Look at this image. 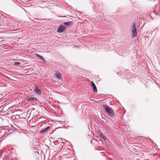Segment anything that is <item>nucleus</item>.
<instances>
[{
    "instance_id": "1",
    "label": "nucleus",
    "mask_w": 160,
    "mask_h": 160,
    "mask_svg": "<svg viewBox=\"0 0 160 160\" xmlns=\"http://www.w3.org/2000/svg\"><path fill=\"white\" fill-rule=\"evenodd\" d=\"M103 107L105 108L106 112H107L108 114L110 115L111 117L114 116V113L112 109L109 108L106 105H103Z\"/></svg>"
},
{
    "instance_id": "2",
    "label": "nucleus",
    "mask_w": 160,
    "mask_h": 160,
    "mask_svg": "<svg viewBox=\"0 0 160 160\" xmlns=\"http://www.w3.org/2000/svg\"><path fill=\"white\" fill-rule=\"evenodd\" d=\"M132 36L133 38L136 37L137 36V32L135 27V24H134L132 28Z\"/></svg>"
},
{
    "instance_id": "3",
    "label": "nucleus",
    "mask_w": 160,
    "mask_h": 160,
    "mask_svg": "<svg viewBox=\"0 0 160 160\" xmlns=\"http://www.w3.org/2000/svg\"><path fill=\"white\" fill-rule=\"evenodd\" d=\"M34 91L36 94L38 95H40L41 91L40 88L38 87H35L34 88Z\"/></svg>"
},
{
    "instance_id": "4",
    "label": "nucleus",
    "mask_w": 160,
    "mask_h": 160,
    "mask_svg": "<svg viewBox=\"0 0 160 160\" xmlns=\"http://www.w3.org/2000/svg\"><path fill=\"white\" fill-rule=\"evenodd\" d=\"M64 27L62 25L60 26L57 30V32H62L65 30Z\"/></svg>"
},
{
    "instance_id": "5",
    "label": "nucleus",
    "mask_w": 160,
    "mask_h": 160,
    "mask_svg": "<svg viewBox=\"0 0 160 160\" xmlns=\"http://www.w3.org/2000/svg\"><path fill=\"white\" fill-rule=\"evenodd\" d=\"M26 100L27 101H38L37 99L36 98L34 97H29V98L27 99Z\"/></svg>"
},
{
    "instance_id": "6",
    "label": "nucleus",
    "mask_w": 160,
    "mask_h": 160,
    "mask_svg": "<svg viewBox=\"0 0 160 160\" xmlns=\"http://www.w3.org/2000/svg\"><path fill=\"white\" fill-rule=\"evenodd\" d=\"M92 89L94 92H96L97 91V89L96 87V85H95V84L94 83V82H92Z\"/></svg>"
},
{
    "instance_id": "7",
    "label": "nucleus",
    "mask_w": 160,
    "mask_h": 160,
    "mask_svg": "<svg viewBox=\"0 0 160 160\" xmlns=\"http://www.w3.org/2000/svg\"><path fill=\"white\" fill-rule=\"evenodd\" d=\"M55 75L56 78L58 79H61V75L58 72H56L55 73Z\"/></svg>"
},
{
    "instance_id": "8",
    "label": "nucleus",
    "mask_w": 160,
    "mask_h": 160,
    "mask_svg": "<svg viewBox=\"0 0 160 160\" xmlns=\"http://www.w3.org/2000/svg\"><path fill=\"white\" fill-rule=\"evenodd\" d=\"M50 128V127L48 126L47 128H44L42 130H41L40 132L41 133H43L45 132H46L48 131V129Z\"/></svg>"
},
{
    "instance_id": "9",
    "label": "nucleus",
    "mask_w": 160,
    "mask_h": 160,
    "mask_svg": "<svg viewBox=\"0 0 160 160\" xmlns=\"http://www.w3.org/2000/svg\"><path fill=\"white\" fill-rule=\"evenodd\" d=\"M98 133L99 134V135L104 140H106V138L105 137V136L103 135L102 134V133L100 131H99L98 132Z\"/></svg>"
},
{
    "instance_id": "10",
    "label": "nucleus",
    "mask_w": 160,
    "mask_h": 160,
    "mask_svg": "<svg viewBox=\"0 0 160 160\" xmlns=\"http://www.w3.org/2000/svg\"><path fill=\"white\" fill-rule=\"evenodd\" d=\"M36 55L37 56V57H38L39 58L41 59L42 61H44V59L42 57L39 55V54H37V53L36 54Z\"/></svg>"
},
{
    "instance_id": "11",
    "label": "nucleus",
    "mask_w": 160,
    "mask_h": 160,
    "mask_svg": "<svg viewBox=\"0 0 160 160\" xmlns=\"http://www.w3.org/2000/svg\"><path fill=\"white\" fill-rule=\"evenodd\" d=\"M64 24V25L68 26L72 25V22H65Z\"/></svg>"
},
{
    "instance_id": "12",
    "label": "nucleus",
    "mask_w": 160,
    "mask_h": 160,
    "mask_svg": "<svg viewBox=\"0 0 160 160\" xmlns=\"http://www.w3.org/2000/svg\"><path fill=\"white\" fill-rule=\"evenodd\" d=\"M20 64V63L18 62H16L14 63V65H18Z\"/></svg>"
},
{
    "instance_id": "13",
    "label": "nucleus",
    "mask_w": 160,
    "mask_h": 160,
    "mask_svg": "<svg viewBox=\"0 0 160 160\" xmlns=\"http://www.w3.org/2000/svg\"><path fill=\"white\" fill-rule=\"evenodd\" d=\"M19 117V116L18 114L16 115L15 117V118H18Z\"/></svg>"
},
{
    "instance_id": "14",
    "label": "nucleus",
    "mask_w": 160,
    "mask_h": 160,
    "mask_svg": "<svg viewBox=\"0 0 160 160\" xmlns=\"http://www.w3.org/2000/svg\"><path fill=\"white\" fill-rule=\"evenodd\" d=\"M1 26L0 25V32L3 29L1 27Z\"/></svg>"
}]
</instances>
